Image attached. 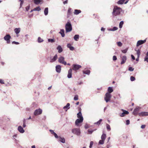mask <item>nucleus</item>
<instances>
[{"mask_svg":"<svg viewBox=\"0 0 148 148\" xmlns=\"http://www.w3.org/2000/svg\"><path fill=\"white\" fill-rule=\"evenodd\" d=\"M122 9L116 6H114L112 13L113 16H115L119 15Z\"/></svg>","mask_w":148,"mask_h":148,"instance_id":"obj_1","label":"nucleus"},{"mask_svg":"<svg viewBox=\"0 0 148 148\" xmlns=\"http://www.w3.org/2000/svg\"><path fill=\"white\" fill-rule=\"evenodd\" d=\"M65 28L66 33L71 32L72 30V25L71 23L69 22L66 24Z\"/></svg>","mask_w":148,"mask_h":148,"instance_id":"obj_2","label":"nucleus"},{"mask_svg":"<svg viewBox=\"0 0 148 148\" xmlns=\"http://www.w3.org/2000/svg\"><path fill=\"white\" fill-rule=\"evenodd\" d=\"M64 60V58L61 56L58 58V62L60 63L66 65L67 63Z\"/></svg>","mask_w":148,"mask_h":148,"instance_id":"obj_3","label":"nucleus"},{"mask_svg":"<svg viewBox=\"0 0 148 148\" xmlns=\"http://www.w3.org/2000/svg\"><path fill=\"white\" fill-rule=\"evenodd\" d=\"M72 132L78 136L80 135L81 134L80 130L79 129V128H74L72 130Z\"/></svg>","mask_w":148,"mask_h":148,"instance_id":"obj_4","label":"nucleus"},{"mask_svg":"<svg viewBox=\"0 0 148 148\" xmlns=\"http://www.w3.org/2000/svg\"><path fill=\"white\" fill-rule=\"evenodd\" d=\"M111 98V95L109 93H106L105 95L104 99L106 102H108L110 100Z\"/></svg>","mask_w":148,"mask_h":148,"instance_id":"obj_5","label":"nucleus"},{"mask_svg":"<svg viewBox=\"0 0 148 148\" xmlns=\"http://www.w3.org/2000/svg\"><path fill=\"white\" fill-rule=\"evenodd\" d=\"M83 120V117L81 119H77L75 121V125L77 126H80L79 125V123H82Z\"/></svg>","mask_w":148,"mask_h":148,"instance_id":"obj_6","label":"nucleus"},{"mask_svg":"<svg viewBox=\"0 0 148 148\" xmlns=\"http://www.w3.org/2000/svg\"><path fill=\"white\" fill-rule=\"evenodd\" d=\"M42 110L41 109L36 110L34 112V114L35 116H37L42 114Z\"/></svg>","mask_w":148,"mask_h":148,"instance_id":"obj_7","label":"nucleus"},{"mask_svg":"<svg viewBox=\"0 0 148 148\" xmlns=\"http://www.w3.org/2000/svg\"><path fill=\"white\" fill-rule=\"evenodd\" d=\"M146 42V40L145 39L143 40H138L137 41V44H136V46L138 47L140 45L143 44L145 43Z\"/></svg>","mask_w":148,"mask_h":148,"instance_id":"obj_8","label":"nucleus"},{"mask_svg":"<svg viewBox=\"0 0 148 148\" xmlns=\"http://www.w3.org/2000/svg\"><path fill=\"white\" fill-rule=\"evenodd\" d=\"M138 115L140 116H148V112H142L139 113Z\"/></svg>","mask_w":148,"mask_h":148,"instance_id":"obj_9","label":"nucleus"},{"mask_svg":"<svg viewBox=\"0 0 148 148\" xmlns=\"http://www.w3.org/2000/svg\"><path fill=\"white\" fill-rule=\"evenodd\" d=\"M73 69L74 70H77L81 67V66L77 64H73Z\"/></svg>","mask_w":148,"mask_h":148,"instance_id":"obj_10","label":"nucleus"},{"mask_svg":"<svg viewBox=\"0 0 148 148\" xmlns=\"http://www.w3.org/2000/svg\"><path fill=\"white\" fill-rule=\"evenodd\" d=\"M127 60V57L125 56H123L121 59V64H124L125 62Z\"/></svg>","mask_w":148,"mask_h":148,"instance_id":"obj_11","label":"nucleus"},{"mask_svg":"<svg viewBox=\"0 0 148 148\" xmlns=\"http://www.w3.org/2000/svg\"><path fill=\"white\" fill-rule=\"evenodd\" d=\"M139 109L140 108L138 107L135 108L133 112L134 114L135 115H137L138 114Z\"/></svg>","mask_w":148,"mask_h":148,"instance_id":"obj_12","label":"nucleus"},{"mask_svg":"<svg viewBox=\"0 0 148 148\" xmlns=\"http://www.w3.org/2000/svg\"><path fill=\"white\" fill-rule=\"evenodd\" d=\"M58 139V141L62 143H65V139L64 137H62L59 136Z\"/></svg>","mask_w":148,"mask_h":148,"instance_id":"obj_13","label":"nucleus"},{"mask_svg":"<svg viewBox=\"0 0 148 148\" xmlns=\"http://www.w3.org/2000/svg\"><path fill=\"white\" fill-rule=\"evenodd\" d=\"M122 110L123 112L120 115V116L121 117L124 116L125 114H128L129 113L127 111L123 110Z\"/></svg>","mask_w":148,"mask_h":148,"instance_id":"obj_14","label":"nucleus"},{"mask_svg":"<svg viewBox=\"0 0 148 148\" xmlns=\"http://www.w3.org/2000/svg\"><path fill=\"white\" fill-rule=\"evenodd\" d=\"M72 70L71 69H70L68 71L67 77L69 78H71L72 77Z\"/></svg>","mask_w":148,"mask_h":148,"instance_id":"obj_15","label":"nucleus"},{"mask_svg":"<svg viewBox=\"0 0 148 148\" xmlns=\"http://www.w3.org/2000/svg\"><path fill=\"white\" fill-rule=\"evenodd\" d=\"M56 71L58 73H60L61 71V66L60 65H57L56 67Z\"/></svg>","mask_w":148,"mask_h":148,"instance_id":"obj_16","label":"nucleus"},{"mask_svg":"<svg viewBox=\"0 0 148 148\" xmlns=\"http://www.w3.org/2000/svg\"><path fill=\"white\" fill-rule=\"evenodd\" d=\"M18 131L21 133H23L25 132L24 130L21 126H19L18 127Z\"/></svg>","mask_w":148,"mask_h":148,"instance_id":"obj_17","label":"nucleus"},{"mask_svg":"<svg viewBox=\"0 0 148 148\" xmlns=\"http://www.w3.org/2000/svg\"><path fill=\"white\" fill-rule=\"evenodd\" d=\"M57 55L56 54L51 59L50 61V62H54L57 59Z\"/></svg>","mask_w":148,"mask_h":148,"instance_id":"obj_18","label":"nucleus"},{"mask_svg":"<svg viewBox=\"0 0 148 148\" xmlns=\"http://www.w3.org/2000/svg\"><path fill=\"white\" fill-rule=\"evenodd\" d=\"M57 49L59 53H61L63 51V49L60 45H58L57 48Z\"/></svg>","mask_w":148,"mask_h":148,"instance_id":"obj_19","label":"nucleus"},{"mask_svg":"<svg viewBox=\"0 0 148 148\" xmlns=\"http://www.w3.org/2000/svg\"><path fill=\"white\" fill-rule=\"evenodd\" d=\"M67 47L68 48H69L70 50L71 51H73L74 49V47L72 46L70 44H68L67 45Z\"/></svg>","mask_w":148,"mask_h":148,"instance_id":"obj_20","label":"nucleus"},{"mask_svg":"<svg viewBox=\"0 0 148 148\" xmlns=\"http://www.w3.org/2000/svg\"><path fill=\"white\" fill-rule=\"evenodd\" d=\"M59 33L61 34V36L62 37H64V29H61L60 30V32H59Z\"/></svg>","mask_w":148,"mask_h":148,"instance_id":"obj_21","label":"nucleus"},{"mask_svg":"<svg viewBox=\"0 0 148 148\" xmlns=\"http://www.w3.org/2000/svg\"><path fill=\"white\" fill-rule=\"evenodd\" d=\"M81 11L80 10H78L77 9H75L74 10V12L73 13L75 15H78L79 13H81Z\"/></svg>","mask_w":148,"mask_h":148,"instance_id":"obj_22","label":"nucleus"},{"mask_svg":"<svg viewBox=\"0 0 148 148\" xmlns=\"http://www.w3.org/2000/svg\"><path fill=\"white\" fill-rule=\"evenodd\" d=\"M70 104L69 103H67L66 105L64 106L63 108L64 109H66L65 110V111H67V110L69 109L70 108Z\"/></svg>","mask_w":148,"mask_h":148,"instance_id":"obj_23","label":"nucleus"},{"mask_svg":"<svg viewBox=\"0 0 148 148\" xmlns=\"http://www.w3.org/2000/svg\"><path fill=\"white\" fill-rule=\"evenodd\" d=\"M11 38L9 34H7L4 37V39L5 40H9Z\"/></svg>","mask_w":148,"mask_h":148,"instance_id":"obj_24","label":"nucleus"},{"mask_svg":"<svg viewBox=\"0 0 148 148\" xmlns=\"http://www.w3.org/2000/svg\"><path fill=\"white\" fill-rule=\"evenodd\" d=\"M108 92L107 93H109L110 94V93L112 92L113 91L112 88L111 87H109L108 88Z\"/></svg>","mask_w":148,"mask_h":148,"instance_id":"obj_25","label":"nucleus"},{"mask_svg":"<svg viewBox=\"0 0 148 148\" xmlns=\"http://www.w3.org/2000/svg\"><path fill=\"white\" fill-rule=\"evenodd\" d=\"M14 31L15 33L16 34H18L20 32V28H16L14 29Z\"/></svg>","mask_w":148,"mask_h":148,"instance_id":"obj_26","label":"nucleus"},{"mask_svg":"<svg viewBox=\"0 0 148 148\" xmlns=\"http://www.w3.org/2000/svg\"><path fill=\"white\" fill-rule=\"evenodd\" d=\"M48 8H46L45 9L44 11V14L45 15H47L48 14Z\"/></svg>","mask_w":148,"mask_h":148,"instance_id":"obj_27","label":"nucleus"},{"mask_svg":"<svg viewBox=\"0 0 148 148\" xmlns=\"http://www.w3.org/2000/svg\"><path fill=\"white\" fill-rule=\"evenodd\" d=\"M77 117L79 119H81L83 117L82 116V114L81 112H79L77 114Z\"/></svg>","mask_w":148,"mask_h":148,"instance_id":"obj_28","label":"nucleus"},{"mask_svg":"<svg viewBox=\"0 0 148 148\" xmlns=\"http://www.w3.org/2000/svg\"><path fill=\"white\" fill-rule=\"evenodd\" d=\"M83 72L84 73L87 75H89L90 73V71L89 70H87L86 71H83Z\"/></svg>","mask_w":148,"mask_h":148,"instance_id":"obj_29","label":"nucleus"},{"mask_svg":"<svg viewBox=\"0 0 148 148\" xmlns=\"http://www.w3.org/2000/svg\"><path fill=\"white\" fill-rule=\"evenodd\" d=\"M106 138V135L105 134H103L102 135L101 137V139L105 140Z\"/></svg>","mask_w":148,"mask_h":148,"instance_id":"obj_30","label":"nucleus"},{"mask_svg":"<svg viewBox=\"0 0 148 148\" xmlns=\"http://www.w3.org/2000/svg\"><path fill=\"white\" fill-rule=\"evenodd\" d=\"M79 37L78 35H75L74 37V38L75 40L77 41L79 38Z\"/></svg>","mask_w":148,"mask_h":148,"instance_id":"obj_31","label":"nucleus"},{"mask_svg":"<svg viewBox=\"0 0 148 148\" xmlns=\"http://www.w3.org/2000/svg\"><path fill=\"white\" fill-rule=\"evenodd\" d=\"M125 0H120L117 2V3L119 4H122L124 2Z\"/></svg>","mask_w":148,"mask_h":148,"instance_id":"obj_32","label":"nucleus"},{"mask_svg":"<svg viewBox=\"0 0 148 148\" xmlns=\"http://www.w3.org/2000/svg\"><path fill=\"white\" fill-rule=\"evenodd\" d=\"M40 10L41 9L39 6L36 7L33 9L34 11H40Z\"/></svg>","mask_w":148,"mask_h":148,"instance_id":"obj_33","label":"nucleus"},{"mask_svg":"<svg viewBox=\"0 0 148 148\" xmlns=\"http://www.w3.org/2000/svg\"><path fill=\"white\" fill-rule=\"evenodd\" d=\"M34 3L36 4H39L40 2V0H34Z\"/></svg>","mask_w":148,"mask_h":148,"instance_id":"obj_34","label":"nucleus"},{"mask_svg":"<svg viewBox=\"0 0 148 148\" xmlns=\"http://www.w3.org/2000/svg\"><path fill=\"white\" fill-rule=\"evenodd\" d=\"M135 50L137 52V56L138 57H139L140 54V50L139 49H138L137 50Z\"/></svg>","mask_w":148,"mask_h":148,"instance_id":"obj_35","label":"nucleus"},{"mask_svg":"<svg viewBox=\"0 0 148 148\" xmlns=\"http://www.w3.org/2000/svg\"><path fill=\"white\" fill-rule=\"evenodd\" d=\"M38 41L39 43H40L42 42L43 40L40 37H39L38 38Z\"/></svg>","mask_w":148,"mask_h":148,"instance_id":"obj_36","label":"nucleus"},{"mask_svg":"<svg viewBox=\"0 0 148 148\" xmlns=\"http://www.w3.org/2000/svg\"><path fill=\"white\" fill-rule=\"evenodd\" d=\"M123 23L124 22L123 21H121L119 24V27L120 28H121L122 27V26L123 24Z\"/></svg>","mask_w":148,"mask_h":148,"instance_id":"obj_37","label":"nucleus"},{"mask_svg":"<svg viewBox=\"0 0 148 148\" xmlns=\"http://www.w3.org/2000/svg\"><path fill=\"white\" fill-rule=\"evenodd\" d=\"M102 121V119H100L98 121L94 123L95 124L99 125Z\"/></svg>","mask_w":148,"mask_h":148,"instance_id":"obj_38","label":"nucleus"},{"mask_svg":"<svg viewBox=\"0 0 148 148\" xmlns=\"http://www.w3.org/2000/svg\"><path fill=\"white\" fill-rule=\"evenodd\" d=\"M117 45L120 47H121L122 45V43L121 42H116Z\"/></svg>","mask_w":148,"mask_h":148,"instance_id":"obj_39","label":"nucleus"},{"mask_svg":"<svg viewBox=\"0 0 148 148\" xmlns=\"http://www.w3.org/2000/svg\"><path fill=\"white\" fill-rule=\"evenodd\" d=\"M106 128H107V130H108V131L110 130L111 128H110V125L108 124H106Z\"/></svg>","mask_w":148,"mask_h":148,"instance_id":"obj_40","label":"nucleus"},{"mask_svg":"<svg viewBox=\"0 0 148 148\" xmlns=\"http://www.w3.org/2000/svg\"><path fill=\"white\" fill-rule=\"evenodd\" d=\"M71 9L70 8H69L68 10V12H67V15L68 16L69 15H70V14L71 13Z\"/></svg>","mask_w":148,"mask_h":148,"instance_id":"obj_41","label":"nucleus"},{"mask_svg":"<svg viewBox=\"0 0 148 148\" xmlns=\"http://www.w3.org/2000/svg\"><path fill=\"white\" fill-rule=\"evenodd\" d=\"M104 140H100L99 141V144L101 145L103 144Z\"/></svg>","mask_w":148,"mask_h":148,"instance_id":"obj_42","label":"nucleus"},{"mask_svg":"<svg viewBox=\"0 0 148 148\" xmlns=\"http://www.w3.org/2000/svg\"><path fill=\"white\" fill-rule=\"evenodd\" d=\"M78 99V96L77 95H75L74 98V100H77Z\"/></svg>","mask_w":148,"mask_h":148,"instance_id":"obj_43","label":"nucleus"},{"mask_svg":"<svg viewBox=\"0 0 148 148\" xmlns=\"http://www.w3.org/2000/svg\"><path fill=\"white\" fill-rule=\"evenodd\" d=\"M48 41L49 42H53L55 41L54 39H49Z\"/></svg>","mask_w":148,"mask_h":148,"instance_id":"obj_44","label":"nucleus"},{"mask_svg":"<svg viewBox=\"0 0 148 148\" xmlns=\"http://www.w3.org/2000/svg\"><path fill=\"white\" fill-rule=\"evenodd\" d=\"M23 127H25L26 126V125H25L26 119H23Z\"/></svg>","mask_w":148,"mask_h":148,"instance_id":"obj_45","label":"nucleus"},{"mask_svg":"<svg viewBox=\"0 0 148 148\" xmlns=\"http://www.w3.org/2000/svg\"><path fill=\"white\" fill-rule=\"evenodd\" d=\"M135 78L134 77L132 76L131 77L130 80H131V81H134L135 80Z\"/></svg>","mask_w":148,"mask_h":148,"instance_id":"obj_46","label":"nucleus"},{"mask_svg":"<svg viewBox=\"0 0 148 148\" xmlns=\"http://www.w3.org/2000/svg\"><path fill=\"white\" fill-rule=\"evenodd\" d=\"M93 144V141H92L90 142V145L89 146L90 148H91L92 147Z\"/></svg>","mask_w":148,"mask_h":148,"instance_id":"obj_47","label":"nucleus"},{"mask_svg":"<svg viewBox=\"0 0 148 148\" xmlns=\"http://www.w3.org/2000/svg\"><path fill=\"white\" fill-rule=\"evenodd\" d=\"M128 70L129 71H134V68H132V67H129V68L128 69Z\"/></svg>","mask_w":148,"mask_h":148,"instance_id":"obj_48","label":"nucleus"},{"mask_svg":"<svg viewBox=\"0 0 148 148\" xmlns=\"http://www.w3.org/2000/svg\"><path fill=\"white\" fill-rule=\"evenodd\" d=\"M31 106L32 107H34L36 106L37 104L35 103H33Z\"/></svg>","mask_w":148,"mask_h":148,"instance_id":"obj_49","label":"nucleus"},{"mask_svg":"<svg viewBox=\"0 0 148 148\" xmlns=\"http://www.w3.org/2000/svg\"><path fill=\"white\" fill-rule=\"evenodd\" d=\"M127 49H126L124 50H122V52L124 53H125L127 52Z\"/></svg>","mask_w":148,"mask_h":148,"instance_id":"obj_50","label":"nucleus"},{"mask_svg":"<svg viewBox=\"0 0 148 148\" xmlns=\"http://www.w3.org/2000/svg\"><path fill=\"white\" fill-rule=\"evenodd\" d=\"M53 135L56 138H58L59 137V136H58L57 134L55 133H54Z\"/></svg>","mask_w":148,"mask_h":148,"instance_id":"obj_51","label":"nucleus"},{"mask_svg":"<svg viewBox=\"0 0 148 148\" xmlns=\"http://www.w3.org/2000/svg\"><path fill=\"white\" fill-rule=\"evenodd\" d=\"M117 60L116 57L115 56H114L113 57V61H115Z\"/></svg>","mask_w":148,"mask_h":148,"instance_id":"obj_52","label":"nucleus"},{"mask_svg":"<svg viewBox=\"0 0 148 148\" xmlns=\"http://www.w3.org/2000/svg\"><path fill=\"white\" fill-rule=\"evenodd\" d=\"M144 61H146L148 62V57L147 56H145V59Z\"/></svg>","mask_w":148,"mask_h":148,"instance_id":"obj_53","label":"nucleus"},{"mask_svg":"<svg viewBox=\"0 0 148 148\" xmlns=\"http://www.w3.org/2000/svg\"><path fill=\"white\" fill-rule=\"evenodd\" d=\"M112 29L113 31L117 30L118 29V28L116 27H114Z\"/></svg>","mask_w":148,"mask_h":148,"instance_id":"obj_54","label":"nucleus"},{"mask_svg":"<svg viewBox=\"0 0 148 148\" xmlns=\"http://www.w3.org/2000/svg\"><path fill=\"white\" fill-rule=\"evenodd\" d=\"M130 121L129 120H127L126 121V124L127 125H128L130 124Z\"/></svg>","mask_w":148,"mask_h":148,"instance_id":"obj_55","label":"nucleus"},{"mask_svg":"<svg viewBox=\"0 0 148 148\" xmlns=\"http://www.w3.org/2000/svg\"><path fill=\"white\" fill-rule=\"evenodd\" d=\"M12 43L13 44H16V45H18V44H19V43L18 42H15V41H13L12 42Z\"/></svg>","mask_w":148,"mask_h":148,"instance_id":"obj_56","label":"nucleus"},{"mask_svg":"<svg viewBox=\"0 0 148 148\" xmlns=\"http://www.w3.org/2000/svg\"><path fill=\"white\" fill-rule=\"evenodd\" d=\"M0 83L2 84H4V81L2 79H0Z\"/></svg>","mask_w":148,"mask_h":148,"instance_id":"obj_57","label":"nucleus"},{"mask_svg":"<svg viewBox=\"0 0 148 148\" xmlns=\"http://www.w3.org/2000/svg\"><path fill=\"white\" fill-rule=\"evenodd\" d=\"M19 1H21V3L20 4V7H21L22 6L23 3V1H22L21 0H19Z\"/></svg>","mask_w":148,"mask_h":148,"instance_id":"obj_58","label":"nucleus"},{"mask_svg":"<svg viewBox=\"0 0 148 148\" xmlns=\"http://www.w3.org/2000/svg\"><path fill=\"white\" fill-rule=\"evenodd\" d=\"M93 132V131H92V130L91 131V130H88V133L89 134H92V133Z\"/></svg>","mask_w":148,"mask_h":148,"instance_id":"obj_59","label":"nucleus"},{"mask_svg":"<svg viewBox=\"0 0 148 148\" xmlns=\"http://www.w3.org/2000/svg\"><path fill=\"white\" fill-rule=\"evenodd\" d=\"M49 131L51 133V134H54V133H55V132H54V131L53 130H49Z\"/></svg>","mask_w":148,"mask_h":148,"instance_id":"obj_60","label":"nucleus"},{"mask_svg":"<svg viewBox=\"0 0 148 148\" xmlns=\"http://www.w3.org/2000/svg\"><path fill=\"white\" fill-rule=\"evenodd\" d=\"M85 128L86 129H87L89 128V126L88 125L86 124L85 126Z\"/></svg>","mask_w":148,"mask_h":148,"instance_id":"obj_61","label":"nucleus"},{"mask_svg":"<svg viewBox=\"0 0 148 148\" xmlns=\"http://www.w3.org/2000/svg\"><path fill=\"white\" fill-rule=\"evenodd\" d=\"M145 127V125H141V128H142V129H144V128Z\"/></svg>","mask_w":148,"mask_h":148,"instance_id":"obj_62","label":"nucleus"},{"mask_svg":"<svg viewBox=\"0 0 148 148\" xmlns=\"http://www.w3.org/2000/svg\"><path fill=\"white\" fill-rule=\"evenodd\" d=\"M67 3H68V0H67L65 1H64L63 2V3L64 4H67Z\"/></svg>","mask_w":148,"mask_h":148,"instance_id":"obj_63","label":"nucleus"},{"mask_svg":"<svg viewBox=\"0 0 148 148\" xmlns=\"http://www.w3.org/2000/svg\"><path fill=\"white\" fill-rule=\"evenodd\" d=\"M131 56L132 59L133 60H134L135 59V57H134V56L132 55Z\"/></svg>","mask_w":148,"mask_h":148,"instance_id":"obj_64","label":"nucleus"}]
</instances>
